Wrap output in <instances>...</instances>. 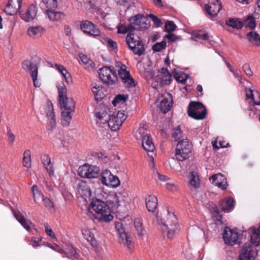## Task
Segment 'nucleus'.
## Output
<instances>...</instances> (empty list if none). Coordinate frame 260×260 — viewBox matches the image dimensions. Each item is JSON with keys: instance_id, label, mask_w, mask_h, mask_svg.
Masks as SVG:
<instances>
[{"instance_id": "e433bc0d", "label": "nucleus", "mask_w": 260, "mask_h": 260, "mask_svg": "<svg viewBox=\"0 0 260 260\" xmlns=\"http://www.w3.org/2000/svg\"><path fill=\"white\" fill-rule=\"evenodd\" d=\"M82 234L85 239L92 246H95L96 244V241L94 237L93 234L87 230L84 229L82 231Z\"/></svg>"}, {"instance_id": "72a5a7b5", "label": "nucleus", "mask_w": 260, "mask_h": 260, "mask_svg": "<svg viewBox=\"0 0 260 260\" xmlns=\"http://www.w3.org/2000/svg\"><path fill=\"white\" fill-rule=\"evenodd\" d=\"M14 216L18 221L28 231L30 230V227L28 224V222L26 221L25 218L22 215L20 212H15Z\"/></svg>"}, {"instance_id": "2f4dec72", "label": "nucleus", "mask_w": 260, "mask_h": 260, "mask_svg": "<svg viewBox=\"0 0 260 260\" xmlns=\"http://www.w3.org/2000/svg\"><path fill=\"white\" fill-rule=\"evenodd\" d=\"M92 92L96 101H101L105 96L103 87L100 85H95L92 87Z\"/></svg>"}, {"instance_id": "1a4fd4ad", "label": "nucleus", "mask_w": 260, "mask_h": 260, "mask_svg": "<svg viewBox=\"0 0 260 260\" xmlns=\"http://www.w3.org/2000/svg\"><path fill=\"white\" fill-rule=\"evenodd\" d=\"M126 118V116L124 111H119L113 113L110 116L108 123V126L112 131L118 130Z\"/></svg>"}, {"instance_id": "5fc2aeb1", "label": "nucleus", "mask_w": 260, "mask_h": 260, "mask_svg": "<svg viewBox=\"0 0 260 260\" xmlns=\"http://www.w3.org/2000/svg\"><path fill=\"white\" fill-rule=\"evenodd\" d=\"M134 223L138 234L142 235L143 234L144 228L141 221L139 219H136Z\"/></svg>"}, {"instance_id": "37998d69", "label": "nucleus", "mask_w": 260, "mask_h": 260, "mask_svg": "<svg viewBox=\"0 0 260 260\" xmlns=\"http://www.w3.org/2000/svg\"><path fill=\"white\" fill-rule=\"evenodd\" d=\"M130 48L135 54H137L139 56L141 55L144 51V48L142 44V42L141 40H139V41L137 42L136 45H135V47H132Z\"/></svg>"}, {"instance_id": "0e129e2a", "label": "nucleus", "mask_w": 260, "mask_h": 260, "mask_svg": "<svg viewBox=\"0 0 260 260\" xmlns=\"http://www.w3.org/2000/svg\"><path fill=\"white\" fill-rule=\"evenodd\" d=\"M80 58L81 59V61L85 65H87V66H90L92 63L91 60L89 59L85 55L83 54H80Z\"/></svg>"}, {"instance_id": "a19ab883", "label": "nucleus", "mask_w": 260, "mask_h": 260, "mask_svg": "<svg viewBox=\"0 0 260 260\" xmlns=\"http://www.w3.org/2000/svg\"><path fill=\"white\" fill-rule=\"evenodd\" d=\"M226 24L236 29H240L243 26V23L242 21H239L237 19H230L226 21Z\"/></svg>"}, {"instance_id": "8fccbe9b", "label": "nucleus", "mask_w": 260, "mask_h": 260, "mask_svg": "<svg viewBox=\"0 0 260 260\" xmlns=\"http://www.w3.org/2000/svg\"><path fill=\"white\" fill-rule=\"evenodd\" d=\"M193 37L199 40H207L209 39V35L207 33H203L201 31L194 32Z\"/></svg>"}, {"instance_id": "412c9836", "label": "nucleus", "mask_w": 260, "mask_h": 260, "mask_svg": "<svg viewBox=\"0 0 260 260\" xmlns=\"http://www.w3.org/2000/svg\"><path fill=\"white\" fill-rule=\"evenodd\" d=\"M159 104L158 107L164 113H166L171 110L173 105V100L171 95L167 93L158 99Z\"/></svg>"}, {"instance_id": "7c9ffc66", "label": "nucleus", "mask_w": 260, "mask_h": 260, "mask_svg": "<svg viewBox=\"0 0 260 260\" xmlns=\"http://www.w3.org/2000/svg\"><path fill=\"white\" fill-rule=\"evenodd\" d=\"M247 40L253 45L260 47V36L255 31H250L246 35Z\"/></svg>"}, {"instance_id": "c85d7f7f", "label": "nucleus", "mask_w": 260, "mask_h": 260, "mask_svg": "<svg viewBox=\"0 0 260 260\" xmlns=\"http://www.w3.org/2000/svg\"><path fill=\"white\" fill-rule=\"evenodd\" d=\"M45 13L50 20L52 21H60L65 17V15L63 13L55 11L52 9H49L46 11Z\"/></svg>"}, {"instance_id": "f8f14e48", "label": "nucleus", "mask_w": 260, "mask_h": 260, "mask_svg": "<svg viewBox=\"0 0 260 260\" xmlns=\"http://www.w3.org/2000/svg\"><path fill=\"white\" fill-rule=\"evenodd\" d=\"M101 181L103 185L112 188H116L120 184L119 178L112 174L111 172L108 170H104L101 173Z\"/></svg>"}, {"instance_id": "39448f33", "label": "nucleus", "mask_w": 260, "mask_h": 260, "mask_svg": "<svg viewBox=\"0 0 260 260\" xmlns=\"http://www.w3.org/2000/svg\"><path fill=\"white\" fill-rule=\"evenodd\" d=\"M150 78L152 80V85L153 88H158L162 86L169 85L172 81V76L169 71L165 68H161L154 77V73L150 71Z\"/></svg>"}, {"instance_id": "603ef678", "label": "nucleus", "mask_w": 260, "mask_h": 260, "mask_svg": "<svg viewBox=\"0 0 260 260\" xmlns=\"http://www.w3.org/2000/svg\"><path fill=\"white\" fill-rule=\"evenodd\" d=\"M105 41L107 44L109 50L116 52L117 49V44L115 42L110 39H107Z\"/></svg>"}, {"instance_id": "f704fd0d", "label": "nucleus", "mask_w": 260, "mask_h": 260, "mask_svg": "<svg viewBox=\"0 0 260 260\" xmlns=\"http://www.w3.org/2000/svg\"><path fill=\"white\" fill-rule=\"evenodd\" d=\"M189 185L194 188H199L200 186V179L198 173L196 172H190L189 176Z\"/></svg>"}, {"instance_id": "c9c22d12", "label": "nucleus", "mask_w": 260, "mask_h": 260, "mask_svg": "<svg viewBox=\"0 0 260 260\" xmlns=\"http://www.w3.org/2000/svg\"><path fill=\"white\" fill-rule=\"evenodd\" d=\"M117 32L118 34H125L128 32L129 34L135 30V27L132 25V24L131 23L128 25H126L125 24H121L118 25L117 26Z\"/></svg>"}, {"instance_id": "79ce46f5", "label": "nucleus", "mask_w": 260, "mask_h": 260, "mask_svg": "<svg viewBox=\"0 0 260 260\" xmlns=\"http://www.w3.org/2000/svg\"><path fill=\"white\" fill-rule=\"evenodd\" d=\"M58 100L67 97V89L63 83L61 82L57 85Z\"/></svg>"}, {"instance_id": "58836bf2", "label": "nucleus", "mask_w": 260, "mask_h": 260, "mask_svg": "<svg viewBox=\"0 0 260 260\" xmlns=\"http://www.w3.org/2000/svg\"><path fill=\"white\" fill-rule=\"evenodd\" d=\"M34 199L35 202H39L42 201L45 198L42 193L39 191L38 186L34 185L31 188Z\"/></svg>"}, {"instance_id": "dca6fc26", "label": "nucleus", "mask_w": 260, "mask_h": 260, "mask_svg": "<svg viewBox=\"0 0 260 260\" xmlns=\"http://www.w3.org/2000/svg\"><path fill=\"white\" fill-rule=\"evenodd\" d=\"M80 28L82 31L89 36H98L101 35V31L96 28L95 25L91 22L85 20L80 23Z\"/></svg>"}, {"instance_id": "49530a36", "label": "nucleus", "mask_w": 260, "mask_h": 260, "mask_svg": "<svg viewBox=\"0 0 260 260\" xmlns=\"http://www.w3.org/2000/svg\"><path fill=\"white\" fill-rule=\"evenodd\" d=\"M209 180L212 184L214 183L215 184V183H220L222 181L226 180V179L221 174L218 173L211 176L209 178Z\"/></svg>"}, {"instance_id": "4468645a", "label": "nucleus", "mask_w": 260, "mask_h": 260, "mask_svg": "<svg viewBox=\"0 0 260 260\" xmlns=\"http://www.w3.org/2000/svg\"><path fill=\"white\" fill-rule=\"evenodd\" d=\"M118 76L125 87H134L136 86L135 80L131 76L124 64H120V69L118 70Z\"/></svg>"}, {"instance_id": "338daca9", "label": "nucleus", "mask_w": 260, "mask_h": 260, "mask_svg": "<svg viewBox=\"0 0 260 260\" xmlns=\"http://www.w3.org/2000/svg\"><path fill=\"white\" fill-rule=\"evenodd\" d=\"M242 69L243 71L245 72V73L248 76H252L253 75V72L251 70V68L249 66V65L247 63L244 64L243 67Z\"/></svg>"}, {"instance_id": "f257e3e1", "label": "nucleus", "mask_w": 260, "mask_h": 260, "mask_svg": "<svg viewBox=\"0 0 260 260\" xmlns=\"http://www.w3.org/2000/svg\"><path fill=\"white\" fill-rule=\"evenodd\" d=\"M162 232L169 239H172L179 231V225L176 216L169 209L164 210L156 216Z\"/></svg>"}, {"instance_id": "7ed1b4c3", "label": "nucleus", "mask_w": 260, "mask_h": 260, "mask_svg": "<svg viewBox=\"0 0 260 260\" xmlns=\"http://www.w3.org/2000/svg\"><path fill=\"white\" fill-rule=\"evenodd\" d=\"M58 102L62 109V123L67 126L70 123L72 116L75 111V102L72 98L66 97L58 100Z\"/></svg>"}, {"instance_id": "0eeeda50", "label": "nucleus", "mask_w": 260, "mask_h": 260, "mask_svg": "<svg viewBox=\"0 0 260 260\" xmlns=\"http://www.w3.org/2000/svg\"><path fill=\"white\" fill-rule=\"evenodd\" d=\"M187 112L190 117L197 120L204 119L207 113L204 105L199 102H190Z\"/></svg>"}, {"instance_id": "4d7b16f0", "label": "nucleus", "mask_w": 260, "mask_h": 260, "mask_svg": "<svg viewBox=\"0 0 260 260\" xmlns=\"http://www.w3.org/2000/svg\"><path fill=\"white\" fill-rule=\"evenodd\" d=\"M165 28L167 32H171L175 30L176 25L172 21H167L166 22Z\"/></svg>"}, {"instance_id": "69168bd1", "label": "nucleus", "mask_w": 260, "mask_h": 260, "mask_svg": "<svg viewBox=\"0 0 260 260\" xmlns=\"http://www.w3.org/2000/svg\"><path fill=\"white\" fill-rule=\"evenodd\" d=\"M7 136L8 137V141L10 145H12L15 140V136L13 134L10 128H8Z\"/></svg>"}, {"instance_id": "5701e85b", "label": "nucleus", "mask_w": 260, "mask_h": 260, "mask_svg": "<svg viewBox=\"0 0 260 260\" xmlns=\"http://www.w3.org/2000/svg\"><path fill=\"white\" fill-rule=\"evenodd\" d=\"M77 191L79 196L85 201L89 199L91 196L90 188L88 184L84 181L79 182L77 186Z\"/></svg>"}, {"instance_id": "473e14b6", "label": "nucleus", "mask_w": 260, "mask_h": 260, "mask_svg": "<svg viewBox=\"0 0 260 260\" xmlns=\"http://www.w3.org/2000/svg\"><path fill=\"white\" fill-rule=\"evenodd\" d=\"M221 207L224 212H230L234 207V201L231 198L223 200L221 203Z\"/></svg>"}, {"instance_id": "774afa93", "label": "nucleus", "mask_w": 260, "mask_h": 260, "mask_svg": "<svg viewBox=\"0 0 260 260\" xmlns=\"http://www.w3.org/2000/svg\"><path fill=\"white\" fill-rule=\"evenodd\" d=\"M171 167L175 170H179L180 168V164L174 159H171L169 161Z\"/></svg>"}, {"instance_id": "cd10ccee", "label": "nucleus", "mask_w": 260, "mask_h": 260, "mask_svg": "<svg viewBox=\"0 0 260 260\" xmlns=\"http://www.w3.org/2000/svg\"><path fill=\"white\" fill-rule=\"evenodd\" d=\"M41 161L49 175H54V168L48 155L43 154L41 156Z\"/></svg>"}, {"instance_id": "e2e57ef3", "label": "nucleus", "mask_w": 260, "mask_h": 260, "mask_svg": "<svg viewBox=\"0 0 260 260\" xmlns=\"http://www.w3.org/2000/svg\"><path fill=\"white\" fill-rule=\"evenodd\" d=\"M41 241V239L39 238H33L30 240L29 244L32 247L36 248L40 246Z\"/></svg>"}, {"instance_id": "4be33fe9", "label": "nucleus", "mask_w": 260, "mask_h": 260, "mask_svg": "<svg viewBox=\"0 0 260 260\" xmlns=\"http://www.w3.org/2000/svg\"><path fill=\"white\" fill-rule=\"evenodd\" d=\"M37 8L34 5H30L26 10L23 12L19 11L21 18L26 22H29L34 20L37 14Z\"/></svg>"}, {"instance_id": "a878e982", "label": "nucleus", "mask_w": 260, "mask_h": 260, "mask_svg": "<svg viewBox=\"0 0 260 260\" xmlns=\"http://www.w3.org/2000/svg\"><path fill=\"white\" fill-rule=\"evenodd\" d=\"M145 203L148 211L154 212L157 206V199L153 194H148L146 197Z\"/></svg>"}, {"instance_id": "a18cd8bd", "label": "nucleus", "mask_w": 260, "mask_h": 260, "mask_svg": "<svg viewBox=\"0 0 260 260\" xmlns=\"http://www.w3.org/2000/svg\"><path fill=\"white\" fill-rule=\"evenodd\" d=\"M173 74L174 78L178 82L184 83L187 80V76L185 74L178 72L176 69L173 70Z\"/></svg>"}, {"instance_id": "6e6552de", "label": "nucleus", "mask_w": 260, "mask_h": 260, "mask_svg": "<svg viewBox=\"0 0 260 260\" xmlns=\"http://www.w3.org/2000/svg\"><path fill=\"white\" fill-rule=\"evenodd\" d=\"M98 73L101 80L108 85H112L117 80L113 67H104L99 70Z\"/></svg>"}, {"instance_id": "c756f323", "label": "nucleus", "mask_w": 260, "mask_h": 260, "mask_svg": "<svg viewBox=\"0 0 260 260\" xmlns=\"http://www.w3.org/2000/svg\"><path fill=\"white\" fill-rule=\"evenodd\" d=\"M142 144L144 149L146 151L152 152L155 149V146L149 136L143 137V139L142 140Z\"/></svg>"}, {"instance_id": "052dcab7", "label": "nucleus", "mask_w": 260, "mask_h": 260, "mask_svg": "<svg viewBox=\"0 0 260 260\" xmlns=\"http://www.w3.org/2000/svg\"><path fill=\"white\" fill-rule=\"evenodd\" d=\"M42 201L43 202V204L46 208H47L48 210H51L53 208V203L49 199L47 198H44Z\"/></svg>"}, {"instance_id": "aec40b11", "label": "nucleus", "mask_w": 260, "mask_h": 260, "mask_svg": "<svg viewBox=\"0 0 260 260\" xmlns=\"http://www.w3.org/2000/svg\"><path fill=\"white\" fill-rule=\"evenodd\" d=\"M45 111L48 118L47 128L52 131L56 126V121L53 105L51 102L47 103Z\"/></svg>"}, {"instance_id": "2eb2a0df", "label": "nucleus", "mask_w": 260, "mask_h": 260, "mask_svg": "<svg viewBox=\"0 0 260 260\" xmlns=\"http://www.w3.org/2000/svg\"><path fill=\"white\" fill-rule=\"evenodd\" d=\"M110 110L108 107L105 106H101L95 109L94 116L96 118V122L100 124H106L108 121L110 116Z\"/></svg>"}, {"instance_id": "a211bd4d", "label": "nucleus", "mask_w": 260, "mask_h": 260, "mask_svg": "<svg viewBox=\"0 0 260 260\" xmlns=\"http://www.w3.org/2000/svg\"><path fill=\"white\" fill-rule=\"evenodd\" d=\"M223 239L225 244L233 246L237 243L238 234L234 230L225 227L223 234Z\"/></svg>"}, {"instance_id": "f3484780", "label": "nucleus", "mask_w": 260, "mask_h": 260, "mask_svg": "<svg viewBox=\"0 0 260 260\" xmlns=\"http://www.w3.org/2000/svg\"><path fill=\"white\" fill-rule=\"evenodd\" d=\"M257 254L255 248L246 244L241 250L240 260H254Z\"/></svg>"}, {"instance_id": "6ab92c4d", "label": "nucleus", "mask_w": 260, "mask_h": 260, "mask_svg": "<svg viewBox=\"0 0 260 260\" xmlns=\"http://www.w3.org/2000/svg\"><path fill=\"white\" fill-rule=\"evenodd\" d=\"M221 8V4L218 0H209L208 4L205 5V11L211 18L216 17Z\"/></svg>"}, {"instance_id": "09e8293b", "label": "nucleus", "mask_w": 260, "mask_h": 260, "mask_svg": "<svg viewBox=\"0 0 260 260\" xmlns=\"http://www.w3.org/2000/svg\"><path fill=\"white\" fill-rule=\"evenodd\" d=\"M125 40L129 48L135 47L136 45L137 42L139 41V40H136L134 39V34L132 32L128 34Z\"/></svg>"}, {"instance_id": "9d476101", "label": "nucleus", "mask_w": 260, "mask_h": 260, "mask_svg": "<svg viewBox=\"0 0 260 260\" xmlns=\"http://www.w3.org/2000/svg\"><path fill=\"white\" fill-rule=\"evenodd\" d=\"M129 21L135 27V29L143 30L147 29L150 25V21L148 15L145 16L142 14H138L128 19Z\"/></svg>"}, {"instance_id": "de8ad7c7", "label": "nucleus", "mask_w": 260, "mask_h": 260, "mask_svg": "<svg viewBox=\"0 0 260 260\" xmlns=\"http://www.w3.org/2000/svg\"><path fill=\"white\" fill-rule=\"evenodd\" d=\"M127 99V96L124 94L117 95L112 101V104L116 106L119 104H123Z\"/></svg>"}, {"instance_id": "ea45409f", "label": "nucleus", "mask_w": 260, "mask_h": 260, "mask_svg": "<svg viewBox=\"0 0 260 260\" xmlns=\"http://www.w3.org/2000/svg\"><path fill=\"white\" fill-rule=\"evenodd\" d=\"M242 23L243 26H245L246 27H249L251 29H254L256 26L255 19L251 15H248Z\"/></svg>"}, {"instance_id": "b1692460", "label": "nucleus", "mask_w": 260, "mask_h": 260, "mask_svg": "<svg viewBox=\"0 0 260 260\" xmlns=\"http://www.w3.org/2000/svg\"><path fill=\"white\" fill-rule=\"evenodd\" d=\"M119 197L116 193H112L107 195V201L106 203L107 207H109L112 212L117 211L118 207L120 206Z\"/></svg>"}, {"instance_id": "c03bdc74", "label": "nucleus", "mask_w": 260, "mask_h": 260, "mask_svg": "<svg viewBox=\"0 0 260 260\" xmlns=\"http://www.w3.org/2000/svg\"><path fill=\"white\" fill-rule=\"evenodd\" d=\"M23 165L26 168H29L31 165L30 151L27 149L25 150L23 157Z\"/></svg>"}, {"instance_id": "ddd939ff", "label": "nucleus", "mask_w": 260, "mask_h": 260, "mask_svg": "<svg viewBox=\"0 0 260 260\" xmlns=\"http://www.w3.org/2000/svg\"><path fill=\"white\" fill-rule=\"evenodd\" d=\"M115 228L118 234V240L119 242L123 243L124 245L127 246L128 249L132 250L133 247V244L131 238L125 233L122 223L119 222L116 223Z\"/></svg>"}, {"instance_id": "423d86ee", "label": "nucleus", "mask_w": 260, "mask_h": 260, "mask_svg": "<svg viewBox=\"0 0 260 260\" xmlns=\"http://www.w3.org/2000/svg\"><path fill=\"white\" fill-rule=\"evenodd\" d=\"M191 144L187 138L180 140L176 145L175 156L178 161L187 159L191 153Z\"/></svg>"}, {"instance_id": "13d9d810", "label": "nucleus", "mask_w": 260, "mask_h": 260, "mask_svg": "<svg viewBox=\"0 0 260 260\" xmlns=\"http://www.w3.org/2000/svg\"><path fill=\"white\" fill-rule=\"evenodd\" d=\"M145 130L146 128L144 126H140L136 131L135 133V136L137 139H143L144 136H148V135H145Z\"/></svg>"}, {"instance_id": "393cba45", "label": "nucleus", "mask_w": 260, "mask_h": 260, "mask_svg": "<svg viewBox=\"0 0 260 260\" xmlns=\"http://www.w3.org/2000/svg\"><path fill=\"white\" fill-rule=\"evenodd\" d=\"M45 29L41 26H34L29 27L27 29V34L28 36L33 39L40 38L44 32Z\"/></svg>"}, {"instance_id": "680f3d73", "label": "nucleus", "mask_w": 260, "mask_h": 260, "mask_svg": "<svg viewBox=\"0 0 260 260\" xmlns=\"http://www.w3.org/2000/svg\"><path fill=\"white\" fill-rule=\"evenodd\" d=\"M148 17L152 19L154 24L156 27H159L162 24V22L160 19L157 17L156 16L153 14H150L148 15Z\"/></svg>"}, {"instance_id": "864d4df0", "label": "nucleus", "mask_w": 260, "mask_h": 260, "mask_svg": "<svg viewBox=\"0 0 260 260\" xmlns=\"http://www.w3.org/2000/svg\"><path fill=\"white\" fill-rule=\"evenodd\" d=\"M5 12L9 15H13L16 13L17 9L13 8L11 3L9 2L8 4L4 9Z\"/></svg>"}, {"instance_id": "9b49d317", "label": "nucleus", "mask_w": 260, "mask_h": 260, "mask_svg": "<svg viewBox=\"0 0 260 260\" xmlns=\"http://www.w3.org/2000/svg\"><path fill=\"white\" fill-rule=\"evenodd\" d=\"M99 171L98 167L85 164L79 168L78 173L82 178L90 179L98 177Z\"/></svg>"}, {"instance_id": "f03ea898", "label": "nucleus", "mask_w": 260, "mask_h": 260, "mask_svg": "<svg viewBox=\"0 0 260 260\" xmlns=\"http://www.w3.org/2000/svg\"><path fill=\"white\" fill-rule=\"evenodd\" d=\"M88 210L91 213L94 212V215L96 219L102 222H109L113 216L111 214V210L104 201L96 199L90 203Z\"/></svg>"}, {"instance_id": "6e6d98bb", "label": "nucleus", "mask_w": 260, "mask_h": 260, "mask_svg": "<svg viewBox=\"0 0 260 260\" xmlns=\"http://www.w3.org/2000/svg\"><path fill=\"white\" fill-rule=\"evenodd\" d=\"M166 47V42L162 41L161 42L157 43L154 44L152 47V49L155 52H159L162 49H164Z\"/></svg>"}, {"instance_id": "3c124183", "label": "nucleus", "mask_w": 260, "mask_h": 260, "mask_svg": "<svg viewBox=\"0 0 260 260\" xmlns=\"http://www.w3.org/2000/svg\"><path fill=\"white\" fill-rule=\"evenodd\" d=\"M42 2L48 9H53L57 6V0H42Z\"/></svg>"}, {"instance_id": "bf43d9fd", "label": "nucleus", "mask_w": 260, "mask_h": 260, "mask_svg": "<svg viewBox=\"0 0 260 260\" xmlns=\"http://www.w3.org/2000/svg\"><path fill=\"white\" fill-rule=\"evenodd\" d=\"M63 76L64 80L68 84H70L72 83V79L71 78V76L69 72L66 69V71H63L62 72L60 73Z\"/></svg>"}, {"instance_id": "20e7f679", "label": "nucleus", "mask_w": 260, "mask_h": 260, "mask_svg": "<svg viewBox=\"0 0 260 260\" xmlns=\"http://www.w3.org/2000/svg\"><path fill=\"white\" fill-rule=\"evenodd\" d=\"M40 63L41 59L37 56L32 57L30 60H25L22 63L23 69L30 72L34 85L36 87H39L41 85L40 82L37 80L38 68Z\"/></svg>"}, {"instance_id": "4c0bfd02", "label": "nucleus", "mask_w": 260, "mask_h": 260, "mask_svg": "<svg viewBox=\"0 0 260 260\" xmlns=\"http://www.w3.org/2000/svg\"><path fill=\"white\" fill-rule=\"evenodd\" d=\"M172 135L175 141H178L179 142L180 140L186 138L179 126H177L173 129Z\"/></svg>"}, {"instance_id": "bb28decb", "label": "nucleus", "mask_w": 260, "mask_h": 260, "mask_svg": "<svg viewBox=\"0 0 260 260\" xmlns=\"http://www.w3.org/2000/svg\"><path fill=\"white\" fill-rule=\"evenodd\" d=\"M245 92L247 98L250 99L254 105H260V93L259 92L246 88Z\"/></svg>"}]
</instances>
